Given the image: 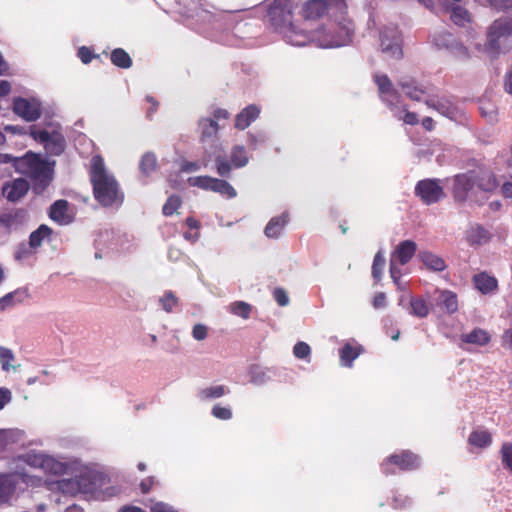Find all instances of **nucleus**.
Instances as JSON below:
<instances>
[{
  "instance_id": "nucleus-1",
  "label": "nucleus",
  "mask_w": 512,
  "mask_h": 512,
  "mask_svg": "<svg viewBox=\"0 0 512 512\" xmlns=\"http://www.w3.org/2000/svg\"><path fill=\"white\" fill-rule=\"evenodd\" d=\"M294 7L293 0H269L266 17L288 44L302 47L308 44L310 36L304 29H299L293 24Z\"/></svg>"
},
{
  "instance_id": "nucleus-2",
  "label": "nucleus",
  "mask_w": 512,
  "mask_h": 512,
  "mask_svg": "<svg viewBox=\"0 0 512 512\" xmlns=\"http://www.w3.org/2000/svg\"><path fill=\"white\" fill-rule=\"evenodd\" d=\"M310 41L321 48H337L349 45L354 34V25L346 14L328 19L321 28L313 34L308 33Z\"/></svg>"
},
{
  "instance_id": "nucleus-3",
  "label": "nucleus",
  "mask_w": 512,
  "mask_h": 512,
  "mask_svg": "<svg viewBox=\"0 0 512 512\" xmlns=\"http://www.w3.org/2000/svg\"><path fill=\"white\" fill-rule=\"evenodd\" d=\"M90 177L95 199L101 205L112 206L122 203L123 195L119 191L118 183L114 176L107 172L104 161L99 155L91 159Z\"/></svg>"
},
{
  "instance_id": "nucleus-4",
  "label": "nucleus",
  "mask_w": 512,
  "mask_h": 512,
  "mask_svg": "<svg viewBox=\"0 0 512 512\" xmlns=\"http://www.w3.org/2000/svg\"><path fill=\"white\" fill-rule=\"evenodd\" d=\"M15 169L31 179L33 189L43 191L52 180L53 169L48 162L38 155L28 152L25 156L15 159Z\"/></svg>"
},
{
  "instance_id": "nucleus-5",
  "label": "nucleus",
  "mask_w": 512,
  "mask_h": 512,
  "mask_svg": "<svg viewBox=\"0 0 512 512\" xmlns=\"http://www.w3.org/2000/svg\"><path fill=\"white\" fill-rule=\"evenodd\" d=\"M512 36V18L501 17L496 19L488 28L485 51L496 58L501 53H506L510 45L509 38Z\"/></svg>"
},
{
  "instance_id": "nucleus-6",
  "label": "nucleus",
  "mask_w": 512,
  "mask_h": 512,
  "mask_svg": "<svg viewBox=\"0 0 512 512\" xmlns=\"http://www.w3.org/2000/svg\"><path fill=\"white\" fill-rule=\"evenodd\" d=\"M29 135L43 145L49 155L59 156L65 150L66 141L59 125H49L45 128L32 125L29 128Z\"/></svg>"
},
{
  "instance_id": "nucleus-7",
  "label": "nucleus",
  "mask_w": 512,
  "mask_h": 512,
  "mask_svg": "<svg viewBox=\"0 0 512 512\" xmlns=\"http://www.w3.org/2000/svg\"><path fill=\"white\" fill-rule=\"evenodd\" d=\"M347 6L344 0H309L303 7L305 19H318L327 15L329 19L346 14Z\"/></svg>"
},
{
  "instance_id": "nucleus-8",
  "label": "nucleus",
  "mask_w": 512,
  "mask_h": 512,
  "mask_svg": "<svg viewBox=\"0 0 512 512\" xmlns=\"http://www.w3.org/2000/svg\"><path fill=\"white\" fill-rule=\"evenodd\" d=\"M477 172L468 171L466 173L457 174L454 176V185L452 193L456 201L464 202L466 200L477 201Z\"/></svg>"
},
{
  "instance_id": "nucleus-9",
  "label": "nucleus",
  "mask_w": 512,
  "mask_h": 512,
  "mask_svg": "<svg viewBox=\"0 0 512 512\" xmlns=\"http://www.w3.org/2000/svg\"><path fill=\"white\" fill-rule=\"evenodd\" d=\"M379 40L381 50L386 56L397 60L402 58V37L397 26H385L380 31Z\"/></svg>"
},
{
  "instance_id": "nucleus-10",
  "label": "nucleus",
  "mask_w": 512,
  "mask_h": 512,
  "mask_svg": "<svg viewBox=\"0 0 512 512\" xmlns=\"http://www.w3.org/2000/svg\"><path fill=\"white\" fill-rule=\"evenodd\" d=\"M415 195L426 205L438 203L445 197L443 181L436 178H427L417 182Z\"/></svg>"
},
{
  "instance_id": "nucleus-11",
  "label": "nucleus",
  "mask_w": 512,
  "mask_h": 512,
  "mask_svg": "<svg viewBox=\"0 0 512 512\" xmlns=\"http://www.w3.org/2000/svg\"><path fill=\"white\" fill-rule=\"evenodd\" d=\"M23 459L29 466L40 468L51 475H64L69 468L66 463L41 453H27Z\"/></svg>"
},
{
  "instance_id": "nucleus-12",
  "label": "nucleus",
  "mask_w": 512,
  "mask_h": 512,
  "mask_svg": "<svg viewBox=\"0 0 512 512\" xmlns=\"http://www.w3.org/2000/svg\"><path fill=\"white\" fill-rule=\"evenodd\" d=\"M189 184L204 190H210L219 193L226 198H234L237 195L234 187L223 179L213 178L210 176H197L189 178Z\"/></svg>"
},
{
  "instance_id": "nucleus-13",
  "label": "nucleus",
  "mask_w": 512,
  "mask_h": 512,
  "mask_svg": "<svg viewBox=\"0 0 512 512\" xmlns=\"http://www.w3.org/2000/svg\"><path fill=\"white\" fill-rule=\"evenodd\" d=\"M216 170L221 177H229L232 168H242L248 163L245 148L243 146H234L230 154V162L222 156L215 158Z\"/></svg>"
},
{
  "instance_id": "nucleus-14",
  "label": "nucleus",
  "mask_w": 512,
  "mask_h": 512,
  "mask_svg": "<svg viewBox=\"0 0 512 512\" xmlns=\"http://www.w3.org/2000/svg\"><path fill=\"white\" fill-rule=\"evenodd\" d=\"M392 465L397 466L402 471H409L419 467L420 459L410 451H402L400 454H393L387 461L383 462V473L386 475L394 474L395 470L391 468Z\"/></svg>"
},
{
  "instance_id": "nucleus-15",
  "label": "nucleus",
  "mask_w": 512,
  "mask_h": 512,
  "mask_svg": "<svg viewBox=\"0 0 512 512\" xmlns=\"http://www.w3.org/2000/svg\"><path fill=\"white\" fill-rule=\"evenodd\" d=\"M13 111L27 122H34L41 116V103L35 99L17 97L13 101Z\"/></svg>"
},
{
  "instance_id": "nucleus-16",
  "label": "nucleus",
  "mask_w": 512,
  "mask_h": 512,
  "mask_svg": "<svg viewBox=\"0 0 512 512\" xmlns=\"http://www.w3.org/2000/svg\"><path fill=\"white\" fill-rule=\"evenodd\" d=\"M426 104L450 120L462 121L464 118L462 109L447 98H430L426 100Z\"/></svg>"
},
{
  "instance_id": "nucleus-17",
  "label": "nucleus",
  "mask_w": 512,
  "mask_h": 512,
  "mask_svg": "<svg viewBox=\"0 0 512 512\" xmlns=\"http://www.w3.org/2000/svg\"><path fill=\"white\" fill-rule=\"evenodd\" d=\"M376 85L378 86L381 99L391 108L397 107L400 101V95L394 88L391 80L385 74H376L374 76Z\"/></svg>"
},
{
  "instance_id": "nucleus-18",
  "label": "nucleus",
  "mask_w": 512,
  "mask_h": 512,
  "mask_svg": "<svg viewBox=\"0 0 512 512\" xmlns=\"http://www.w3.org/2000/svg\"><path fill=\"white\" fill-rule=\"evenodd\" d=\"M50 490L58 491L65 495H76L85 487L77 478H63L55 481L47 482Z\"/></svg>"
},
{
  "instance_id": "nucleus-19",
  "label": "nucleus",
  "mask_w": 512,
  "mask_h": 512,
  "mask_svg": "<svg viewBox=\"0 0 512 512\" xmlns=\"http://www.w3.org/2000/svg\"><path fill=\"white\" fill-rule=\"evenodd\" d=\"M417 244L412 240L401 241L391 253L390 259L397 261L399 265H406L415 255Z\"/></svg>"
},
{
  "instance_id": "nucleus-20",
  "label": "nucleus",
  "mask_w": 512,
  "mask_h": 512,
  "mask_svg": "<svg viewBox=\"0 0 512 512\" xmlns=\"http://www.w3.org/2000/svg\"><path fill=\"white\" fill-rule=\"evenodd\" d=\"M398 85L407 97L414 101H420L428 93L427 87L419 84L411 77H403L398 81Z\"/></svg>"
},
{
  "instance_id": "nucleus-21",
  "label": "nucleus",
  "mask_w": 512,
  "mask_h": 512,
  "mask_svg": "<svg viewBox=\"0 0 512 512\" xmlns=\"http://www.w3.org/2000/svg\"><path fill=\"white\" fill-rule=\"evenodd\" d=\"M26 221V213L24 210H11L0 214V225L7 231L11 232L21 227Z\"/></svg>"
},
{
  "instance_id": "nucleus-22",
  "label": "nucleus",
  "mask_w": 512,
  "mask_h": 512,
  "mask_svg": "<svg viewBox=\"0 0 512 512\" xmlns=\"http://www.w3.org/2000/svg\"><path fill=\"white\" fill-rule=\"evenodd\" d=\"M30 297L27 287H20L0 298V311H5L16 305L24 303Z\"/></svg>"
},
{
  "instance_id": "nucleus-23",
  "label": "nucleus",
  "mask_w": 512,
  "mask_h": 512,
  "mask_svg": "<svg viewBox=\"0 0 512 512\" xmlns=\"http://www.w3.org/2000/svg\"><path fill=\"white\" fill-rule=\"evenodd\" d=\"M19 481L17 474H0V504L8 503L13 497Z\"/></svg>"
},
{
  "instance_id": "nucleus-24",
  "label": "nucleus",
  "mask_w": 512,
  "mask_h": 512,
  "mask_svg": "<svg viewBox=\"0 0 512 512\" xmlns=\"http://www.w3.org/2000/svg\"><path fill=\"white\" fill-rule=\"evenodd\" d=\"M475 288L482 294H491L497 291L498 281L486 272L475 274L472 278Z\"/></svg>"
},
{
  "instance_id": "nucleus-25",
  "label": "nucleus",
  "mask_w": 512,
  "mask_h": 512,
  "mask_svg": "<svg viewBox=\"0 0 512 512\" xmlns=\"http://www.w3.org/2000/svg\"><path fill=\"white\" fill-rule=\"evenodd\" d=\"M29 184L26 180L19 178L3 187V194L9 201H17L22 198L28 191Z\"/></svg>"
},
{
  "instance_id": "nucleus-26",
  "label": "nucleus",
  "mask_w": 512,
  "mask_h": 512,
  "mask_svg": "<svg viewBox=\"0 0 512 512\" xmlns=\"http://www.w3.org/2000/svg\"><path fill=\"white\" fill-rule=\"evenodd\" d=\"M260 109L256 105L245 107L235 119V127L240 130L246 129L254 120L258 118Z\"/></svg>"
},
{
  "instance_id": "nucleus-27",
  "label": "nucleus",
  "mask_w": 512,
  "mask_h": 512,
  "mask_svg": "<svg viewBox=\"0 0 512 512\" xmlns=\"http://www.w3.org/2000/svg\"><path fill=\"white\" fill-rule=\"evenodd\" d=\"M36 255V249L28 242L19 243L14 250V259L26 265H32Z\"/></svg>"
},
{
  "instance_id": "nucleus-28",
  "label": "nucleus",
  "mask_w": 512,
  "mask_h": 512,
  "mask_svg": "<svg viewBox=\"0 0 512 512\" xmlns=\"http://www.w3.org/2000/svg\"><path fill=\"white\" fill-rule=\"evenodd\" d=\"M67 209L68 202L66 200H57L51 205L49 216L53 221L66 225L71 221L67 214Z\"/></svg>"
},
{
  "instance_id": "nucleus-29",
  "label": "nucleus",
  "mask_w": 512,
  "mask_h": 512,
  "mask_svg": "<svg viewBox=\"0 0 512 512\" xmlns=\"http://www.w3.org/2000/svg\"><path fill=\"white\" fill-rule=\"evenodd\" d=\"M460 339L463 343L484 346L490 342L489 333L481 328H475L469 333L462 334Z\"/></svg>"
},
{
  "instance_id": "nucleus-30",
  "label": "nucleus",
  "mask_w": 512,
  "mask_h": 512,
  "mask_svg": "<svg viewBox=\"0 0 512 512\" xmlns=\"http://www.w3.org/2000/svg\"><path fill=\"white\" fill-rule=\"evenodd\" d=\"M230 393V389L225 385H215L202 388L198 391L197 397L201 401H209L213 399H218L223 397L226 394Z\"/></svg>"
},
{
  "instance_id": "nucleus-31",
  "label": "nucleus",
  "mask_w": 512,
  "mask_h": 512,
  "mask_svg": "<svg viewBox=\"0 0 512 512\" xmlns=\"http://www.w3.org/2000/svg\"><path fill=\"white\" fill-rule=\"evenodd\" d=\"M498 187L495 176L490 172H477V192H492Z\"/></svg>"
},
{
  "instance_id": "nucleus-32",
  "label": "nucleus",
  "mask_w": 512,
  "mask_h": 512,
  "mask_svg": "<svg viewBox=\"0 0 512 512\" xmlns=\"http://www.w3.org/2000/svg\"><path fill=\"white\" fill-rule=\"evenodd\" d=\"M287 222L288 215L285 213L279 217H273L265 227V235L268 238H278Z\"/></svg>"
},
{
  "instance_id": "nucleus-33",
  "label": "nucleus",
  "mask_w": 512,
  "mask_h": 512,
  "mask_svg": "<svg viewBox=\"0 0 512 512\" xmlns=\"http://www.w3.org/2000/svg\"><path fill=\"white\" fill-rule=\"evenodd\" d=\"M419 257L423 264L430 270L441 272L446 268L443 258L432 252L422 251L420 252Z\"/></svg>"
},
{
  "instance_id": "nucleus-34",
  "label": "nucleus",
  "mask_w": 512,
  "mask_h": 512,
  "mask_svg": "<svg viewBox=\"0 0 512 512\" xmlns=\"http://www.w3.org/2000/svg\"><path fill=\"white\" fill-rule=\"evenodd\" d=\"M362 347L346 343L340 350V362L342 366L351 367L353 361L360 355Z\"/></svg>"
},
{
  "instance_id": "nucleus-35",
  "label": "nucleus",
  "mask_w": 512,
  "mask_h": 512,
  "mask_svg": "<svg viewBox=\"0 0 512 512\" xmlns=\"http://www.w3.org/2000/svg\"><path fill=\"white\" fill-rule=\"evenodd\" d=\"M466 239L471 245H481L488 241L489 233L479 225L471 226L466 233Z\"/></svg>"
},
{
  "instance_id": "nucleus-36",
  "label": "nucleus",
  "mask_w": 512,
  "mask_h": 512,
  "mask_svg": "<svg viewBox=\"0 0 512 512\" xmlns=\"http://www.w3.org/2000/svg\"><path fill=\"white\" fill-rule=\"evenodd\" d=\"M52 233V229L47 225H40L38 229L33 231L29 236V243L36 250L42 245L43 241L48 238Z\"/></svg>"
},
{
  "instance_id": "nucleus-37",
  "label": "nucleus",
  "mask_w": 512,
  "mask_h": 512,
  "mask_svg": "<svg viewBox=\"0 0 512 512\" xmlns=\"http://www.w3.org/2000/svg\"><path fill=\"white\" fill-rule=\"evenodd\" d=\"M440 303L449 314H453L458 310L457 295L452 291H442L440 294Z\"/></svg>"
},
{
  "instance_id": "nucleus-38",
  "label": "nucleus",
  "mask_w": 512,
  "mask_h": 512,
  "mask_svg": "<svg viewBox=\"0 0 512 512\" xmlns=\"http://www.w3.org/2000/svg\"><path fill=\"white\" fill-rule=\"evenodd\" d=\"M111 62L123 69L130 68L132 65V59L129 54L122 48H116L111 52Z\"/></svg>"
},
{
  "instance_id": "nucleus-39",
  "label": "nucleus",
  "mask_w": 512,
  "mask_h": 512,
  "mask_svg": "<svg viewBox=\"0 0 512 512\" xmlns=\"http://www.w3.org/2000/svg\"><path fill=\"white\" fill-rule=\"evenodd\" d=\"M139 169L145 176H149L154 172L157 169V158L155 154L152 152H146L140 159Z\"/></svg>"
},
{
  "instance_id": "nucleus-40",
  "label": "nucleus",
  "mask_w": 512,
  "mask_h": 512,
  "mask_svg": "<svg viewBox=\"0 0 512 512\" xmlns=\"http://www.w3.org/2000/svg\"><path fill=\"white\" fill-rule=\"evenodd\" d=\"M468 441L473 446L485 448L491 444V435L486 430H474L470 434Z\"/></svg>"
},
{
  "instance_id": "nucleus-41",
  "label": "nucleus",
  "mask_w": 512,
  "mask_h": 512,
  "mask_svg": "<svg viewBox=\"0 0 512 512\" xmlns=\"http://www.w3.org/2000/svg\"><path fill=\"white\" fill-rule=\"evenodd\" d=\"M199 128L203 139H210L216 136L219 125L215 119L203 118L199 121Z\"/></svg>"
},
{
  "instance_id": "nucleus-42",
  "label": "nucleus",
  "mask_w": 512,
  "mask_h": 512,
  "mask_svg": "<svg viewBox=\"0 0 512 512\" xmlns=\"http://www.w3.org/2000/svg\"><path fill=\"white\" fill-rule=\"evenodd\" d=\"M446 9L451 10V20L456 25L464 26L466 23L470 22V14L465 8L459 5H449Z\"/></svg>"
},
{
  "instance_id": "nucleus-43",
  "label": "nucleus",
  "mask_w": 512,
  "mask_h": 512,
  "mask_svg": "<svg viewBox=\"0 0 512 512\" xmlns=\"http://www.w3.org/2000/svg\"><path fill=\"white\" fill-rule=\"evenodd\" d=\"M411 311L410 314L419 317L425 318L429 314V306L427 302L422 298H414L412 297L410 300Z\"/></svg>"
},
{
  "instance_id": "nucleus-44",
  "label": "nucleus",
  "mask_w": 512,
  "mask_h": 512,
  "mask_svg": "<svg viewBox=\"0 0 512 512\" xmlns=\"http://www.w3.org/2000/svg\"><path fill=\"white\" fill-rule=\"evenodd\" d=\"M454 37L448 32L438 33L431 36L432 44L438 49L449 50L454 42Z\"/></svg>"
},
{
  "instance_id": "nucleus-45",
  "label": "nucleus",
  "mask_w": 512,
  "mask_h": 512,
  "mask_svg": "<svg viewBox=\"0 0 512 512\" xmlns=\"http://www.w3.org/2000/svg\"><path fill=\"white\" fill-rule=\"evenodd\" d=\"M14 358L15 356L11 349L0 346V365L3 371L8 372L10 369L17 370L20 367V365H11Z\"/></svg>"
},
{
  "instance_id": "nucleus-46",
  "label": "nucleus",
  "mask_w": 512,
  "mask_h": 512,
  "mask_svg": "<svg viewBox=\"0 0 512 512\" xmlns=\"http://www.w3.org/2000/svg\"><path fill=\"white\" fill-rule=\"evenodd\" d=\"M268 373L269 370L263 369L259 366H253L250 369V381L254 384L261 385L270 378Z\"/></svg>"
},
{
  "instance_id": "nucleus-47",
  "label": "nucleus",
  "mask_w": 512,
  "mask_h": 512,
  "mask_svg": "<svg viewBox=\"0 0 512 512\" xmlns=\"http://www.w3.org/2000/svg\"><path fill=\"white\" fill-rule=\"evenodd\" d=\"M230 312L242 317L243 319H248L251 312V306L244 301H236L230 305Z\"/></svg>"
},
{
  "instance_id": "nucleus-48",
  "label": "nucleus",
  "mask_w": 512,
  "mask_h": 512,
  "mask_svg": "<svg viewBox=\"0 0 512 512\" xmlns=\"http://www.w3.org/2000/svg\"><path fill=\"white\" fill-rule=\"evenodd\" d=\"M385 265V258L382 251H378L374 257L372 265V276L376 281L381 279L382 271Z\"/></svg>"
},
{
  "instance_id": "nucleus-49",
  "label": "nucleus",
  "mask_w": 512,
  "mask_h": 512,
  "mask_svg": "<svg viewBox=\"0 0 512 512\" xmlns=\"http://www.w3.org/2000/svg\"><path fill=\"white\" fill-rule=\"evenodd\" d=\"M500 452L503 467L512 473V444L504 443Z\"/></svg>"
},
{
  "instance_id": "nucleus-50",
  "label": "nucleus",
  "mask_w": 512,
  "mask_h": 512,
  "mask_svg": "<svg viewBox=\"0 0 512 512\" xmlns=\"http://www.w3.org/2000/svg\"><path fill=\"white\" fill-rule=\"evenodd\" d=\"M480 111L482 116L487 118L489 121H494L496 119L497 110L495 105H493L492 103L486 100H481Z\"/></svg>"
},
{
  "instance_id": "nucleus-51",
  "label": "nucleus",
  "mask_w": 512,
  "mask_h": 512,
  "mask_svg": "<svg viewBox=\"0 0 512 512\" xmlns=\"http://www.w3.org/2000/svg\"><path fill=\"white\" fill-rule=\"evenodd\" d=\"M180 205L181 200L178 196H170L163 206V214L165 216L172 215L180 207Z\"/></svg>"
},
{
  "instance_id": "nucleus-52",
  "label": "nucleus",
  "mask_w": 512,
  "mask_h": 512,
  "mask_svg": "<svg viewBox=\"0 0 512 512\" xmlns=\"http://www.w3.org/2000/svg\"><path fill=\"white\" fill-rule=\"evenodd\" d=\"M161 305H162V308L166 311V312H171L173 310V308L177 305V298L175 297V295L168 291L166 292L160 299H159Z\"/></svg>"
},
{
  "instance_id": "nucleus-53",
  "label": "nucleus",
  "mask_w": 512,
  "mask_h": 512,
  "mask_svg": "<svg viewBox=\"0 0 512 512\" xmlns=\"http://www.w3.org/2000/svg\"><path fill=\"white\" fill-rule=\"evenodd\" d=\"M211 414L220 420H229L232 418V411L229 407H223L220 404L213 406Z\"/></svg>"
},
{
  "instance_id": "nucleus-54",
  "label": "nucleus",
  "mask_w": 512,
  "mask_h": 512,
  "mask_svg": "<svg viewBox=\"0 0 512 512\" xmlns=\"http://www.w3.org/2000/svg\"><path fill=\"white\" fill-rule=\"evenodd\" d=\"M449 51L459 59H468L469 58V51L468 49L462 44L454 40L453 44H451V47Z\"/></svg>"
},
{
  "instance_id": "nucleus-55",
  "label": "nucleus",
  "mask_w": 512,
  "mask_h": 512,
  "mask_svg": "<svg viewBox=\"0 0 512 512\" xmlns=\"http://www.w3.org/2000/svg\"><path fill=\"white\" fill-rule=\"evenodd\" d=\"M310 346L305 342H297L293 348L295 357L305 359L310 355Z\"/></svg>"
},
{
  "instance_id": "nucleus-56",
  "label": "nucleus",
  "mask_w": 512,
  "mask_h": 512,
  "mask_svg": "<svg viewBox=\"0 0 512 512\" xmlns=\"http://www.w3.org/2000/svg\"><path fill=\"white\" fill-rule=\"evenodd\" d=\"M208 335V328L203 324H196L192 329V336L197 341L206 339Z\"/></svg>"
},
{
  "instance_id": "nucleus-57",
  "label": "nucleus",
  "mask_w": 512,
  "mask_h": 512,
  "mask_svg": "<svg viewBox=\"0 0 512 512\" xmlns=\"http://www.w3.org/2000/svg\"><path fill=\"white\" fill-rule=\"evenodd\" d=\"M273 296L275 301L280 306H286L289 303V297L286 293V291L282 288H276L273 292Z\"/></svg>"
},
{
  "instance_id": "nucleus-58",
  "label": "nucleus",
  "mask_w": 512,
  "mask_h": 512,
  "mask_svg": "<svg viewBox=\"0 0 512 512\" xmlns=\"http://www.w3.org/2000/svg\"><path fill=\"white\" fill-rule=\"evenodd\" d=\"M150 510L151 512H177L172 506L163 502L153 503Z\"/></svg>"
},
{
  "instance_id": "nucleus-59",
  "label": "nucleus",
  "mask_w": 512,
  "mask_h": 512,
  "mask_svg": "<svg viewBox=\"0 0 512 512\" xmlns=\"http://www.w3.org/2000/svg\"><path fill=\"white\" fill-rule=\"evenodd\" d=\"M493 8L505 10L512 7V0H487Z\"/></svg>"
},
{
  "instance_id": "nucleus-60",
  "label": "nucleus",
  "mask_w": 512,
  "mask_h": 512,
  "mask_svg": "<svg viewBox=\"0 0 512 512\" xmlns=\"http://www.w3.org/2000/svg\"><path fill=\"white\" fill-rule=\"evenodd\" d=\"M78 57L84 64L91 62L93 55L89 48L83 46L78 49Z\"/></svg>"
},
{
  "instance_id": "nucleus-61",
  "label": "nucleus",
  "mask_w": 512,
  "mask_h": 512,
  "mask_svg": "<svg viewBox=\"0 0 512 512\" xmlns=\"http://www.w3.org/2000/svg\"><path fill=\"white\" fill-rule=\"evenodd\" d=\"M201 167L199 162L184 161L181 165V171L189 173L199 170Z\"/></svg>"
},
{
  "instance_id": "nucleus-62",
  "label": "nucleus",
  "mask_w": 512,
  "mask_h": 512,
  "mask_svg": "<svg viewBox=\"0 0 512 512\" xmlns=\"http://www.w3.org/2000/svg\"><path fill=\"white\" fill-rule=\"evenodd\" d=\"M11 401V392L7 388H0V410Z\"/></svg>"
},
{
  "instance_id": "nucleus-63",
  "label": "nucleus",
  "mask_w": 512,
  "mask_h": 512,
  "mask_svg": "<svg viewBox=\"0 0 512 512\" xmlns=\"http://www.w3.org/2000/svg\"><path fill=\"white\" fill-rule=\"evenodd\" d=\"M373 306L376 309H380L386 306V295L383 292H379L374 296Z\"/></svg>"
},
{
  "instance_id": "nucleus-64",
  "label": "nucleus",
  "mask_w": 512,
  "mask_h": 512,
  "mask_svg": "<svg viewBox=\"0 0 512 512\" xmlns=\"http://www.w3.org/2000/svg\"><path fill=\"white\" fill-rule=\"evenodd\" d=\"M502 346L512 348V329L506 330L502 335Z\"/></svg>"
}]
</instances>
